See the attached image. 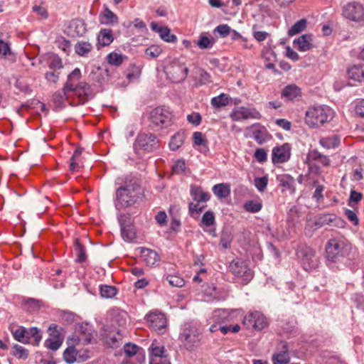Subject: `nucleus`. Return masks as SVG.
Returning <instances> with one entry per match:
<instances>
[{
	"label": "nucleus",
	"instance_id": "40",
	"mask_svg": "<svg viewBox=\"0 0 364 364\" xmlns=\"http://www.w3.org/2000/svg\"><path fill=\"white\" fill-rule=\"evenodd\" d=\"M100 291L101 296L107 299L112 298L117 294L116 288L109 285L100 286Z\"/></svg>",
	"mask_w": 364,
	"mask_h": 364
},
{
	"label": "nucleus",
	"instance_id": "6",
	"mask_svg": "<svg viewBox=\"0 0 364 364\" xmlns=\"http://www.w3.org/2000/svg\"><path fill=\"white\" fill-rule=\"evenodd\" d=\"M230 272L243 284L249 283L253 277V272L246 262L239 258L233 259L229 264Z\"/></svg>",
	"mask_w": 364,
	"mask_h": 364
},
{
	"label": "nucleus",
	"instance_id": "34",
	"mask_svg": "<svg viewBox=\"0 0 364 364\" xmlns=\"http://www.w3.org/2000/svg\"><path fill=\"white\" fill-rule=\"evenodd\" d=\"M92 49V46L88 41H81L77 42L75 46V53L83 56L90 53Z\"/></svg>",
	"mask_w": 364,
	"mask_h": 364
},
{
	"label": "nucleus",
	"instance_id": "56",
	"mask_svg": "<svg viewBox=\"0 0 364 364\" xmlns=\"http://www.w3.org/2000/svg\"><path fill=\"white\" fill-rule=\"evenodd\" d=\"M255 157L259 163H264L267 159V154L264 149H257L255 152Z\"/></svg>",
	"mask_w": 364,
	"mask_h": 364
},
{
	"label": "nucleus",
	"instance_id": "18",
	"mask_svg": "<svg viewBox=\"0 0 364 364\" xmlns=\"http://www.w3.org/2000/svg\"><path fill=\"white\" fill-rule=\"evenodd\" d=\"M151 28L154 31L158 33L160 38L166 42L174 43L177 40L176 36L171 33V30L167 26H159L157 23L152 22Z\"/></svg>",
	"mask_w": 364,
	"mask_h": 364
},
{
	"label": "nucleus",
	"instance_id": "51",
	"mask_svg": "<svg viewBox=\"0 0 364 364\" xmlns=\"http://www.w3.org/2000/svg\"><path fill=\"white\" fill-rule=\"evenodd\" d=\"M139 347L135 344L127 343L124 346V351L127 356L132 357L137 354Z\"/></svg>",
	"mask_w": 364,
	"mask_h": 364
},
{
	"label": "nucleus",
	"instance_id": "21",
	"mask_svg": "<svg viewBox=\"0 0 364 364\" xmlns=\"http://www.w3.org/2000/svg\"><path fill=\"white\" fill-rule=\"evenodd\" d=\"M312 36L310 34H304L294 41V43L297 46L298 50L302 52L309 50L312 45Z\"/></svg>",
	"mask_w": 364,
	"mask_h": 364
},
{
	"label": "nucleus",
	"instance_id": "63",
	"mask_svg": "<svg viewBox=\"0 0 364 364\" xmlns=\"http://www.w3.org/2000/svg\"><path fill=\"white\" fill-rule=\"evenodd\" d=\"M220 245L225 249L230 247V239L228 234L223 233L221 235Z\"/></svg>",
	"mask_w": 364,
	"mask_h": 364
},
{
	"label": "nucleus",
	"instance_id": "37",
	"mask_svg": "<svg viewBox=\"0 0 364 364\" xmlns=\"http://www.w3.org/2000/svg\"><path fill=\"white\" fill-rule=\"evenodd\" d=\"M320 144L326 149L335 148L339 144V139L336 135L331 137H324L320 139Z\"/></svg>",
	"mask_w": 364,
	"mask_h": 364
},
{
	"label": "nucleus",
	"instance_id": "44",
	"mask_svg": "<svg viewBox=\"0 0 364 364\" xmlns=\"http://www.w3.org/2000/svg\"><path fill=\"white\" fill-rule=\"evenodd\" d=\"M123 55L117 53H111L107 57L108 63L115 66H119L123 62Z\"/></svg>",
	"mask_w": 364,
	"mask_h": 364
},
{
	"label": "nucleus",
	"instance_id": "47",
	"mask_svg": "<svg viewBox=\"0 0 364 364\" xmlns=\"http://www.w3.org/2000/svg\"><path fill=\"white\" fill-rule=\"evenodd\" d=\"M267 183L268 178L266 176L255 178L254 184L259 192H263L266 189Z\"/></svg>",
	"mask_w": 364,
	"mask_h": 364
},
{
	"label": "nucleus",
	"instance_id": "25",
	"mask_svg": "<svg viewBox=\"0 0 364 364\" xmlns=\"http://www.w3.org/2000/svg\"><path fill=\"white\" fill-rule=\"evenodd\" d=\"M121 233L125 241L131 242L136 237V232L132 224H126L120 221Z\"/></svg>",
	"mask_w": 364,
	"mask_h": 364
},
{
	"label": "nucleus",
	"instance_id": "46",
	"mask_svg": "<svg viewBox=\"0 0 364 364\" xmlns=\"http://www.w3.org/2000/svg\"><path fill=\"white\" fill-rule=\"evenodd\" d=\"M162 52V49L156 45H152L145 50V54L150 58H157Z\"/></svg>",
	"mask_w": 364,
	"mask_h": 364
},
{
	"label": "nucleus",
	"instance_id": "26",
	"mask_svg": "<svg viewBox=\"0 0 364 364\" xmlns=\"http://www.w3.org/2000/svg\"><path fill=\"white\" fill-rule=\"evenodd\" d=\"M252 136L259 144H264L271 138V135L264 127H259L258 129H254Z\"/></svg>",
	"mask_w": 364,
	"mask_h": 364
},
{
	"label": "nucleus",
	"instance_id": "4",
	"mask_svg": "<svg viewBox=\"0 0 364 364\" xmlns=\"http://www.w3.org/2000/svg\"><path fill=\"white\" fill-rule=\"evenodd\" d=\"M341 15L346 20L363 25L364 23V6L356 1L344 4L341 8Z\"/></svg>",
	"mask_w": 364,
	"mask_h": 364
},
{
	"label": "nucleus",
	"instance_id": "38",
	"mask_svg": "<svg viewBox=\"0 0 364 364\" xmlns=\"http://www.w3.org/2000/svg\"><path fill=\"white\" fill-rule=\"evenodd\" d=\"M214 43H215L214 39L213 38L210 39L204 33L200 34L198 40L196 42V45L200 49L211 48L213 46Z\"/></svg>",
	"mask_w": 364,
	"mask_h": 364
},
{
	"label": "nucleus",
	"instance_id": "52",
	"mask_svg": "<svg viewBox=\"0 0 364 364\" xmlns=\"http://www.w3.org/2000/svg\"><path fill=\"white\" fill-rule=\"evenodd\" d=\"M193 139L194 144L197 146H205L208 143L207 139L200 132H196L193 133Z\"/></svg>",
	"mask_w": 364,
	"mask_h": 364
},
{
	"label": "nucleus",
	"instance_id": "31",
	"mask_svg": "<svg viewBox=\"0 0 364 364\" xmlns=\"http://www.w3.org/2000/svg\"><path fill=\"white\" fill-rule=\"evenodd\" d=\"M11 333L17 341L22 343H29V336H27V329L26 328L20 326L16 330L11 329Z\"/></svg>",
	"mask_w": 364,
	"mask_h": 364
},
{
	"label": "nucleus",
	"instance_id": "1",
	"mask_svg": "<svg viewBox=\"0 0 364 364\" xmlns=\"http://www.w3.org/2000/svg\"><path fill=\"white\" fill-rule=\"evenodd\" d=\"M141 186L136 178H126L123 186L117 189L115 205L120 209L136 203L141 196Z\"/></svg>",
	"mask_w": 364,
	"mask_h": 364
},
{
	"label": "nucleus",
	"instance_id": "5",
	"mask_svg": "<svg viewBox=\"0 0 364 364\" xmlns=\"http://www.w3.org/2000/svg\"><path fill=\"white\" fill-rule=\"evenodd\" d=\"M159 141L156 136L151 133L139 134L134 143V150L138 155L141 151L151 152L159 146Z\"/></svg>",
	"mask_w": 364,
	"mask_h": 364
},
{
	"label": "nucleus",
	"instance_id": "9",
	"mask_svg": "<svg viewBox=\"0 0 364 364\" xmlns=\"http://www.w3.org/2000/svg\"><path fill=\"white\" fill-rule=\"evenodd\" d=\"M167 76L174 82L183 81L188 75V69L178 60L172 61L165 68Z\"/></svg>",
	"mask_w": 364,
	"mask_h": 364
},
{
	"label": "nucleus",
	"instance_id": "53",
	"mask_svg": "<svg viewBox=\"0 0 364 364\" xmlns=\"http://www.w3.org/2000/svg\"><path fill=\"white\" fill-rule=\"evenodd\" d=\"M230 31L231 28L227 24L219 25L214 30L215 33H219L223 38L228 36L230 33Z\"/></svg>",
	"mask_w": 364,
	"mask_h": 364
},
{
	"label": "nucleus",
	"instance_id": "39",
	"mask_svg": "<svg viewBox=\"0 0 364 364\" xmlns=\"http://www.w3.org/2000/svg\"><path fill=\"white\" fill-rule=\"evenodd\" d=\"M229 102V97L227 95L223 93L220 95L212 98L211 105L214 107H221L225 106Z\"/></svg>",
	"mask_w": 364,
	"mask_h": 364
},
{
	"label": "nucleus",
	"instance_id": "54",
	"mask_svg": "<svg viewBox=\"0 0 364 364\" xmlns=\"http://www.w3.org/2000/svg\"><path fill=\"white\" fill-rule=\"evenodd\" d=\"M173 172L176 174L182 173L186 169V164L183 160H178L172 167Z\"/></svg>",
	"mask_w": 364,
	"mask_h": 364
},
{
	"label": "nucleus",
	"instance_id": "13",
	"mask_svg": "<svg viewBox=\"0 0 364 364\" xmlns=\"http://www.w3.org/2000/svg\"><path fill=\"white\" fill-rule=\"evenodd\" d=\"M101 335L106 345L112 348L118 347L122 338V336L112 326L104 327Z\"/></svg>",
	"mask_w": 364,
	"mask_h": 364
},
{
	"label": "nucleus",
	"instance_id": "35",
	"mask_svg": "<svg viewBox=\"0 0 364 364\" xmlns=\"http://www.w3.org/2000/svg\"><path fill=\"white\" fill-rule=\"evenodd\" d=\"M65 361L68 364L77 362V350L73 346H68L63 353Z\"/></svg>",
	"mask_w": 364,
	"mask_h": 364
},
{
	"label": "nucleus",
	"instance_id": "23",
	"mask_svg": "<svg viewBox=\"0 0 364 364\" xmlns=\"http://www.w3.org/2000/svg\"><path fill=\"white\" fill-rule=\"evenodd\" d=\"M282 96L288 100H293L301 96V90L296 85H288L282 90Z\"/></svg>",
	"mask_w": 364,
	"mask_h": 364
},
{
	"label": "nucleus",
	"instance_id": "11",
	"mask_svg": "<svg viewBox=\"0 0 364 364\" xmlns=\"http://www.w3.org/2000/svg\"><path fill=\"white\" fill-rule=\"evenodd\" d=\"M150 119L153 124L156 127L168 126L171 124V113L164 107L154 109L150 114Z\"/></svg>",
	"mask_w": 364,
	"mask_h": 364
},
{
	"label": "nucleus",
	"instance_id": "3",
	"mask_svg": "<svg viewBox=\"0 0 364 364\" xmlns=\"http://www.w3.org/2000/svg\"><path fill=\"white\" fill-rule=\"evenodd\" d=\"M81 71L79 68L74 69L68 76L67 81L63 86L64 95L69 92L76 95L89 96L91 94V87L86 82H80Z\"/></svg>",
	"mask_w": 364,
	"mask_h": 364
},
{
	"label": "nucleus",
	"instance_id": "15",
	"mask_svg": "<svg viewBox=\"0 0 364 364\" xmlns=\"http://www.w3.org/2000/svg\"><path fill=\"white\" fill-rule=\"evenodd\" d=\"M273 364H287L290 361L289 345L285 341H280L277 346V352L272 355Z\"/></svg>",
	"mask_w": 364,
	"mask_h": 364
},
{
	"label": "nucleus",
	"instance_id": "43",
	"mask_svg": "<svg viewBox=\"0 0 364 364\" xmlns=\"http://www.w3.org/2000/svg\"><path fill=\"white\" fill-rule=\"evenodd\" d=\"M13 348L14 350L12 353V355L17 358L25 360L28 357V351L25 348L18 344H15Z\"/></svg>",
	"mask_w": 364,
	"mask_h": 364
},
{
	"label": "nucleus",
	"instance_id": "58",
	"mask_svg": "<svg viewBox=\"0 0 364 364\" xmlns=\"http://www.w3.org/2000/svg\"><path fill=\"white\" fill-rule=\"evenodd\" d=\"M363 198V195L361 193L357 192L355 191H351L350 195L349 198L348 205L352 206V203H358Z\"/></svg>",
	"mask_w": 364,
	"mask_h": 364
},
{
	"label": "nucleus",
	"instance_id": "29",
	"mask_svg": "<svg viewBox=\"0 0 364 364\" xmlns=\"http://www.w3.org/2000/svg\"><path fill=\"white\" fill-rule=\"evenodd\" d=\"M113 40L112 32L110 29H102L97 36L98 43L102 46H109Z\"/></svg>",
	"mask_w": 364,
	"mask_h": 364
},
{
	"label": "nucleus",
	"instance_id": "59",
	"mask_svg": "<svg viewBox=\"0 0 364 364\" xmlns=\"http://www.w3.org/2000/svg\"><path fill=\"white\" fill-rule=\"evenodd\" d=\"M48 331L49 336H50L49 338H63L61 336L60 331L58 330V326L56 324H54V323L51 324L48 327Z\"/></svg>",
	"mask_w": 364,
	"mask_h": 364
},
{
	"label": "nucleus",
	"instance_id": "16",
	"mask_svg": "<svg viewBox=\"0 0 364 364\" xmlns=\"http://www.w3.org/2000/svg\"><path fill=\"white\" fill-rule=\"evenodd\" d=\"M149 326L156 331L161 332L166 326V319L161 312H153L146 316Z\"/></svg>",
	"mask_w": 364,
	"mask_h": 364
},
{
	"label": "nucleus",
	"instance_id": "33",
	"mask_svg": "<svg viewBox=\"0 0 364 364\" xmlns=\"http://www.w3.org/2000/svg\"><path fill=\"white\" fill-rule=\"evenodd\" d=\"M69 28L73 32V34L78 36H82L86 31L85 24L81 20L73 21L70 24Z\"/></svg>",
	"mask_w": 364,
	"mask_h": 364
},
{
	"label": "nucleus",
	"instance_id": "36",
	"mask_svg": "<svg viewBox=\"0 0 364 364\" xmlns=\"http://www.w3.org/2000/svg\"><path fill=\"white\" fill-rule=\"evenodd\" d=\"M306 24L307 21L305 18L298 21L289 29V36H293L304 31L306 28Z\"/></svg>",
	"mask_w": 364,
	"mask_h": 364
},
{
	"label": "nucleus",
	"instance_id": "19",
	"mask_svg": "<svg viewBox=\"0 0 364 364\" xmlns=\"http://www.w3.org/2000/svg\"><path fill=\"white\" fill-rule=\"evenodd\" d=\"M140 255L144 262L148 266H154L160 260V257L157 252L151 249L141 247L140 250Z\"/></svg>",
	"mask_w": 364,
	"mask_h": 364
},
{
	"label": "nucleus",
	"instance_id": "24",
	"mask_svg": "<svg viewBox=\"0 0 364 364\" xmlns=\"http://www.w3.org/2000/svg\"><path fill=\"white\" fill-rule=\"evenodd\" d=\"M186 138L184 131L180 130L171 136L169 142V148L172 151L178 149L184 143Z\"/></svg>",
	"mask_w": 364,
	"mask_h": 364
},
{
	"label": "nucleus",
	"instance_id": "55",
	"mask_svg": "<svg viewBox=\"0 0 364 364\" xmlns=\"http://www.w3.org/2000/svg\"><path fill=\"white\" fill-rule=\"evenodd\" d=\"M187 120L189 123L198 126L201 122V116L198 112H193L187 116Z\"/></svg>",
	"mask_w": 364,
	"mask_h": 364
},
{
	"label": "nucleus",
	"instance_id": "28",
	"mask_svg": "<svg viewBox=\"0 0 364 364\" xmlns=\"http://www.w3.org/2000/svg\"><path fill=\"white\" fill-rule=\"evenodd\" d=\"M191 195L193 199L197 202H206L210 199V195L204 192L200 187L191 186Z\"/></svg>",
	"mask_w": 364,
	"mask_h": 364
},
{
	"label": "nucleus",
	"instance_id": "17",
	"mask_svg": "<svg viewBox=\"0 0 364 364\" xmlns=\"http://www.w3.org/2000/svg\"><path fill=\"white\" fill-rule=\"evenodd\" d=\"M279 186L282 187V191H289L290 194H294L296 191L295 180L289 174H282L277 176Z\"/></svg>",
	"mask_w": 364,
	"mask_h": 364
},
{
	"label": "nucleus",
	"instance_id": "14",
	"mask_svg": "<svg viewBox=\"0 0 364 364\" xmlns=\"http://www.w3.org/2000/svg\"><path fill=\"white\" fill-rule=\"evenodd\" d=\"M291 156V147L287 143L276 146L272 149V161L273 164L287 162Z\"/></svg>",
	"mask_w": 364,
	"mask_h": 364
},
{
	"label": "nucleus",
	"instance_id": "64",
	"mask_svg": "<svg viewBox=\"0 0 364 364\" xmlns=\"http://www.w3.org/2000/svg\"><path fill=\"white\" fill-rule=\"evenodd\" d=\"M356 114L364 118V100H360L355 106V109Z\"/></svg>",
	"mask_w": 364,
	"mask_h": 364
},
{
	"label": "nucleus",
	"instance_id": "20",
	"mask_svg": "<svg viewBox=\"0 0 364 364\" xmlns=\"http://www.w3.org/2000/svg\"><path fill=\"white\" fill-rule=\"evenodd\" d=\"M297 256L309 266L314 267L316 263L314 252L309 247H300L297 251Z\"/></svg>",
	"mask_w": 364,
	"mask_h": 364
},
{
	"label": "nucleus",
	"instance_id": "22",
	"mask_svg": "<svg viewBox=\"0 0 364 364\" xmlns=\"http://www.w3.org/2000/svg\"><path fill=\"white\" fill-rule=\"evenodd\" d=\"M348 77L358 82L364 80V65H353L348 70Z\"/></svg>",
	"mask_w": 364,
	"mask_h": 364
},
{
	"label": "nucleus",
	"instance_id": "49",
	"mask_svg": "<svg viewBox=\"0 0 364 364\" xmlns=\"http://www.w3.org/2000/svg\"><path fill=\"white\" fill-rule=\"evenodd\" d=\"M166 279L170 285L176 287H181L185 284L183 279L176 275H168Z\"/></svg>",
	"mask_w": 364,
	"mask_h": 364
},
{
	"label": "nucleus",
	"instance_id": "61",
	"mask_svg": "<svg viewBox=\"0 0 364 364\" xmlns=\"http://www.w3.org/2000/svg\"><path fill=\"white\" fill-rule=\"evenodd\" d=\"M345 215L353 225H356L358 224V218L354 211L347 209L345 211Z\"/></svg>",
	"mask_w": 364,
	"mask_h": 364
},
{
	"label": "nucleus",
	"instance_id": "62",
	"mask_svg": "<svg viewBox=\"0 0 364 364\" xmlns=\"http://www.w3.org/2000/svg\"><path fill=\"white\" fill-rule=\"evenodd\" d=\"M11 54V52L9 45L2 40H0V56L10 55Z\"/></svg>",
	"mask_w": 364,
	"mask_h": 364
},
{
	"label": "nucleus",
	"instance_id": "12",
	"mask_svg": "<svg viewBox=\"0 0 364 364\" xmlns=\"http://www.w3.org/2000/svg\"><path fill=\"white\" fill-rule=\"evenodd\" d=\"M343 242L335 238L329 240L326 246V258L329 261L336 262L343 256Z\"/></svg>",
	"mask_w": 364,
	"mask_h": 364
},
{
	"label": "nucleus",
	"instance_id": "50",
	"mask_svg": "<svg viewBox=\"0 0 364 364\" xmlns=\"http://www.w3.org/2000/svg\"><path fill=\"white\" fill-rule=\"evenodd\" d=\"M202 223L206 226L210 227L215 223V215L212 211L205 212L202 217Z\"/></svg>",
	"mask_w": 364,
	"mask_h": 364
},
{
	"label": "nucleus",
	"instance_id": "45",
	"mask_svg": "<svg viewBox=\"0 0 364 364\" xmlns=\"http://www.w3.org/2000/svg\"><path fill=\"white\" fill-rule=\"evenodd\" d=\"M92 339V334L88 333L87 335L82 334L80 337L73 336L71 338H69L68 341H71L72 344H78L79 343H82L83 344H88L91 342Z\"/></svg>",
	"mask_w": 364,
	"mask_h": 364
},
{
	"label": "nucleus",
	"instance_id": "60",
	"mask_svg": "<svg viewBox=\"0 0 364 364\" xmlns=\"http://www.w3.org/2000/svg\"><path fill=\"white\" fill-rule=\"evenodd\" d=\"M210 75L205 71L204 70H200L199 71V82L201 85H205L208 82H210Z\"/></svg>",
	"mask_w": 364,
	"mask_h": 364
},
{
	"label": "nucleus",
	"instance_id": "48",
	"mask_svg": "<svg viewBox=\"0 0 364 364\" xmlns=\"http://www.w3.org/2000/svg\"><path fill=\"white\" fill-rule=\"evenodd\" d=\"M27 336L34 338L35 345H38L40 341L42 339V336L39 329L36 327H32L29 329H27Z\"/></svg>",
	"mask_w": 364,
	"mask_h": 364
},
{
	"label": "nucleus",
	"instance_id": "41",
	"mask_svg": "<svg viewBox=\"0 0 364 364\" xmlns=\"http://www.w3.org/2000/svg\"><path fill=\"white\" fill-rule=\"evenodd\" d=\"M262 207V203L259 200H248L244 205V208L247 212L254 213L260 211Z\"/></svg>",
	"mask_w": 364,
	"mask_h": 364
},
{
	"label": "nucleus",
	"instance_id": "10",
	"mask_svg": "<svg viewBox=\"0 0 364 364\" xmlns=\"http://www.w3.org/2000/svg\"><path fill=\"white\" fill-rule=\"evenodd\" d=\"M230 117L233 121H242L248 119H259L262 115L255 108L238 107L232 111Z\"/></svg>",
	"mask_w": 364,
	"mask_h": 364
},
{
	"label": "nucleus",
	"instance_id": "32",
	"mask_svg": "<svg viewBox=\"0 0 364 364\" xmlns=\"http://www.w3.org/2000/svg\"><path fill=\"white\" fill-rule=\"evenodd\" d=\"M213 192L219 198H223L230 195V189L228 184L219 183L213 187Z\"/></svg>",
	"mask_w": 364,
	"mask_h": 364
},
{
	"label": "nucleus",
	"instance_id": "57",
	"mask_svg": "<svg viewBox=\"0 0 364 364\" xmlns=\"http://www.w3.org/2000/svg\"><path fill=\"white\" fill-rule=\"evenodd\" d=\"M90 358V352L87 349L77 350V362H85Z\"/></svg>",
	"mask_w": 364,
	"mask_h": 364
},
{
	"label": "nucleus",
	"instance_id": "7",
	"mask_svg": "<svg viewBox=\"0 0 364 364\" xmlns=\"http://www.w3.org/2000/svg\"><path fill=\"white\" fill-rule=\"evenodd\" d=\"M199 334L196 326L186 323L180 335V340L187 350H191L200 341Z\"/></svg>",
	"mask_w": 364,
	"mask_h": 364
},
{
	"label": "nucleus",
	"instance_id": "42",
	"mask_svg": "<svg viewBox=\"0 0 364 364\" xmlns=\"http://www.w3.org/2000/svg\"><path fill=\"white\" fill-rule=\"evenodd\" d=\"M63 342V338H48L45 341V346L52 350H58Z\"/></svg>",
	"mask_w": 364,
	"mask_h": 364
},
{
	"label": "nucleus",
	"instance_id": "30",
	"mask_svg": "<svg viewBox=\"0 0 364 364\" xmlns=\"http://www.w3.org/2000/svg\"><path fill=\"white\" fill-rule=\"evenodd\" d=\"M74 250L76 254V262L79 263L85 262L87 259L85 247L80 242L78 239L74 242Z\"/></svg>",
	"mask_w": 364,
	"mask_h": 364
},
{
	"label": "nucleus",
	"instance_id": "8",
	"mask_svg": "<svg viewBox=\"0 0 364 364\" xmlns=\"http://www.w3.org/2000/svg\"><path fill=\"white\" fill-rule=\"evenodd\" d=\"M247 329L261 331L268 326L267 318L260 311H255L249 312L242 321Z\"/></svg>",
	"mask_w": 364,
	"mask_h": 364
},
{
	"label": "nucleus",
	"instance_id": "27",
	"mask_svg": "<svg viewBox=\"0 0 364 364\" xmlns=\"http://www.w3.org/2000/svg\"><path fill=\"white\" fill-rule=\"evenodd\" d=\"M100 23L106 25H114L118 23V17L108 8H105L104 13L100 15Z\"/></svg>",
	"mask_w": 364,
	"mask_h": 364
},
{
	"label": "nucleus",
	"instance_id": "2",
	"mask_svg": "<svg viewBox=\"0 0 364 364\" xmlns=\"http://www.w3.org/2000/svg\"><path fill=\"white\" fill-rule=\"evenodd\" d=\"M333 117V111L328 107L314 106L309 107L306 112L305 122L314 128L323 125Z\"/></svg>",
	"mask_w": 364,
	"mask_h": 364
}]
</instances>
